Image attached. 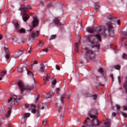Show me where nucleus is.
Returning <instances> with one entry per match:
<instances>
[{
	"label": "nucleus",
	"mask_w": 127,
	"mask_h": 127,
	"mask_svg": "<svg viewBox=\"0 0 127 127\" xmlns=\"http://www.w3.org/2000/svg\"><path fill=\"white\" fill-rule=\"evenodd\" d=\"M88 43L92 49L98 50L100 48V44L99 42H102L101 35L97 34L96 35H88L85 36Z\"/></svg>",
	"instance_id": "nucleus-1"
},
{
	"label": "nucleus",
	"mask_w": 127,
	"mask_h": 127,
	"mask_svg": "<svg viewBox=\"0 0 127 127\" xmlns=\"http://www.w3.org/2000/svg\"><path fill=\"white\" fill-rule=\"evenodd\" d=\"M86 31L89 33H94V32H101V35L107 36V33H106V31H107V29H102L101 28V27H97L96 28L87 27L86 28Z\"/></svg>",
	"instance_id": "nucleus-2"
},
{
	"label": "nucleus",
	"mask_w": 127,
	"mask_h": 127,
	"mask_svg": "<svg viewBox=\"0 0 127 127\" xmlns=\"http://www.w3.org/2000/svg\"><path fill=\"white\" fill-rule=\"evenodd\" d=\"M55 106L59 107L58 108V112L60 114V121L61 123H63V119L64 118L65 107H66V104L64 103H60L59 104H58V103H56Z\"/></svg>",
	"instance_id": "nucleus-3"
},
{
	"label": "nucleus",
	"mask_w": 127,
	"mask_h": 127,
	"mask_svg": "<svg viewBox=\"0 0 127 127\" xmlns=\"http://www.w3.org/2000/svg\"><path fill=\"white\" fill-rule=\"evenodd\" d=\"M96 51H98L97 49H94V50H87L85 53L86 59L95 62L96 61V54H95Z\"/></svg>",
	"instance_id": "nucleus-4"
},
{
	"label": "nucleus",
	"mask_w": 127,
	"mask_h": 127,
	"mask_svg": "<svg viewBox=\"0 0 127 127\" xmlns=\"http://www.w3.org/2000/svg\"><path fill=\"white\" fill-rule=\"evenodd\" d=\"M21 99H22V96H20L19 98H17L16 95H13L12 97L8 100V103H9L10 107H12L14 105H18L19 104V101Z\"/></svg>",
	"instance_id": "nucleus-5"
},
{
	"label": "nucleus",
	"mask_w": 127,
	"mask_h": 127,
	"mask_svg": "<svg viewBox=\"0 0 127 127\" xmlns=\"http://www.w3.org/2000/svg\"><path fill=\"white\" fill-rule=\"evenodd\" d=\"M17 84L20 88L21 93H23L24 91H29L33 89V87L32 86H29L28 85L24 86L23 82L21 81H18Z\"/></svg>",
	"instance_id": "nucleus-6"
},
{
	"label": "nucleus",
	"mask_w": 127,
	"mask_h": 127,
	"mask_svg": "<svg viewBox=\"0 0 127 127\" xmlns=\"http://www.w3.org/2000/svg\"><path fill=\"white\" fill-rule=\"evenodd\" d=\"M31 112L33 114H37V118H39L40 115V110H44V107L43 106L41 108L38 106L37 109H36V107L34 105H32L31 106Z\"/></svg>",
	"instance_id": "nucleus-7"
},
{
	"label": "nucleus",
	"mask_w": 127,
	"mask_h": 127,
	"mask_svg": "<svg viewBox=\"0 0 127 127\" xmlns=\"http://www.w3.org/2000/svg\"><path fill=\"white\" fill-rule=\"evenodd\" d=\"M107 25L108 27V32L109 33L110 36H111V37H114V36H115V32H114V27L112 24V22H107Z\"/></svg>",
	"instance_id": "nucleus-8"
},
{
	"label": "nucleus",
	"mask_w": 127,
	"mask_h": 127,
	"mask_svg": "<svg viewBox=\"0 0 127 127\" xmlns=\"http://www.w3.org/2000/svg\"><path fill=\"white\" fill-rule=\"evenodd\" d=\"M88 115L91 119H96L98 118V111L96 109H93L91 110H90L88 113Z\"/></svg>",
	"instance_id": "nucleus-9"
},
{
	"label": "nucleus",
	"mask_w": 127,
	"mask_h": 127,
	"mask_svg": "<svg viewBox=\"0 0 127 127\" xmlns=\"http://www.w3.org/2000/svg\"><path fill=\"white\" fill-rule=\"evenodd\" d=\"M31 24L33 27H36V26H38V25L39 24V20H38L37 16H33V20L31 22Z\"/></svg>",
	"instance_id": "nucleus-10"
},
{
	"label": "nucleus",
	"mask_w": 127,
	"mask_h": 127,
	"mask_svg": "<svg viewBox=\"0 0 127 127\" xmlns=\"http://www.w3.org/2000/svg\"><path fill=\"white\" fill-rule=\"evenodd\" d=\"M39 36V31H32L31 36L30 37V38H32V39H35L36 37H38Z\"/></svg>",
	"instance_id": "nucleus-11"
},
{
	"label": "nucleus",
	"mask_w": 127,
	"mask_h": 127,
	"mask_svg": "<svg viewBox=\"0 0 127 127\" xmlns=\"http://www.w3.org/2000/svg\"><path fill=\"white\" fill-rule=\"evenodd\" d=\"M53 22L57 26H61L63 25V24H61V22H60V21H59L57 18H55V19L53 20Z\"/></svg>",
	"instance_id": "nucleus-12"
},
{
	"label": "nucleus",
	"mask_w": 127,
	"mask_h": 127,
	"mask_svg": "<svg viewBox=\"0 0 127 127\" xmlns=\"http://www.w3.org/2000/svg\"><path fill=\"white\" fill-rule=\"evenodd\" d=\"M31 9V7L29 5H28L26 7H25V5H24L21 8V9L23 12H26V11H27L28 9Z\"/></svg>",
	"instance_id": "nucleus-13"
},
{
	"label": "nucleus",
	"mask_w": 127,
	"mask_h": 127,
	"mask_svg": "<svg viewBox=\"0 0 127 127\" xmlns=\"http://www.w3.org/2000/svg\"><path fill=\"white\" fill-rule=\"evenodd\" d=\"M6 70L4 69L3 70H1V71L0 73V81H1V80H2V78H3V77H4V75H6Z\"/></svg>",
	"instance_id": "nucleus-14"
},
{
	"label": "nucleus",
	"mask_w": 127,
	"mask_h": 127,
	"mask_svg": "<svg viewBox=\"0 0 127 127\" xmlns=\"http://www.w3.org/2000/svg\"><path fill=\"white\" fill-rule=\"evenodd\" d=\"M39 71L40 73H43L45 71V66L43 64H40Z\"/></svg>",
	"instance_id": "nucleus-15"
},
{
	"label": "nucleus",
	"mask_w": 127,
	"mask_h": 127,
	"mask_svg": "<svg viewBox=\"0 0 127 127\" xmlns=\"http://www.w3.org/2000/svg\"><path fill=\"white\" fill-rule=\"evenodd\" d=\"M18 72L19 73H22L24 70H27V68H26V66H20L17 68Z\"/></svg>",
	"instance_id": "nucleus-16"
},
{
	"label": "nucleus",
	"mask_w": 127,
	"mask_h": 127,
	"mask_svg": "<svg viewBox=\"0 0 127 127\" xmlns=\"http://www.w3.org/2000/svg\"><path fill=\"white\" fill-rule=\"evenodd\" d=\"M27 71V74L28 76H30V77H32L33 78L34 80H35V78L34 76L33 73L31 72L30 70H28L27 69L26 70Z\"/></svg>",
	"instance_id": "nucleus-17"
},
{
	"label": "nucleus",
	"mask_w": 127,
	"mask_h": 127,
	"mask_svg": "<svg viewBox=\"0 0 127 127\" xmlns=\"http://www.w3.org/2000/svg\"><path fill=\"white\" fill-rule=\"evenodd\" d=\"M98 72L101 73L102 74V76L104 77V78H106V72L104 71V70H103V68H99L98 69Z\"/></svg>",
	"instance_id": "nucleus-18"
},
{
	"label": "nucleus",
	"mask_w": 127,
	"mask_h": 127,
	"mask_svg": "<svg viewBox=\"0 0 127 127\" xmlns=\"http://www.w3.org/2000/svg\"><path fill=\"white\" fill-rule=\"evenodd\" d=\"M67 97V95L66 94V92H64V94H62L61 96V103H64L63 101V99L66 98Z\"/></svg>",
	"instance_id": "nucleus-19"
},
{
	"label": "nucleus",
	"mask_w": 127,
	"mask_h": 127,
	"mask_svg": "<svg viewBox=\"0 0 127 127\" xmlns=\"http://www.w3.org/2000/svg\"><path fill=\"white\" fill-rule=\"evenodd\" d=\"M22 17L24 21H27V20H28V18H29V16L26 14V13H24L22 15Z\"/></svg>",
	"instance_id": "nucleus-20"
},
{
	"label": "nucleus",
	"mask_w": 127,
	"mask_h": 127,
	"mask_svg": "<svg viewBox=\"0 0 127 127\" xmlns=\"http://www.w3.org/2000/svg\"><path fill=\"white\" fill-rule=\"evenodd\" d=\"M24 52V51H23V50L18 51L17 52V54L15 55V57H16L17 58L18 57H19V56L22 55V54H23Z\"/></svg>",
	"instance_id": "nucleus-21"
},
{
	"label": "nucleus",
	"mask_w": 127,
	"mask_h": 127,
	"mask_svg": "<svg viewBox=\"0 0 127 127\" xmlns=\"http://www.w3.org/2000/svg\"><path fill=\"white\" fill-rule=\"evenodd\" d=\"M104 125H106L108 127L111 126V120L107 119L104 122Z\"/></svg>",
	"instance_id": "nucleus-22"
},
{
	"label": "nucleus",
	"mask_w": 127,
	"mask_h": 127,
	"mask_svg": "<svg viewBox=\"0 0 127 127\" xmlns=\"http://www.w3.org/2000/svg\"><path fill=\"white\" fill-rule=\"evenodd\" d=\"M11 114V109L8 108L7 114L5 115V118H6V119H8V118L10 117Z\"/></svg>",
	"instance_id": "nucleus-23"
},
{
	"label": "nucleus",
	"mask_w": 127,
	"mask_h": 127,
	"mask_svg": "<svg viewBox=\"0 0 127 127\" xmlns=\"http://www.w3.org/2000/svg\"><path fill=\"white\" fill-rule=\"evenodd\" d=\"M54 95V93L52 92H50L48 94L46 95V98L47 99H49V98H51Z\"/></svg>",
	"instance_id": "nucleus-24"
},
{
	"label": "nucleus",
	"mask_w": 127,
	"mask_h": 127,
	"mask_svg": "<svg viewBox=\"0 0 127 127\" xmlns=\"http://www.w3.org/2000/svg\"><path fill=\"white\" fill-rule=\"evenodd\" d=\"M15 25L16 29L18 32L19 30L20 29V25H19V24H18V22H16L15 23Z\"/></svg>",
	"instance_id": "nucleus-25"
},
{
	"label": "nucleus",
	"mask_w": 127,
	"mask_h": 127,
	"mask_svg": "<svg viewBox=\"0 0 127 127\" xmlns=\"http://www.w3.org/2000/svg\"><path fill=\"white\" fill-rule=\"evenodd\" d=\"M95 6L94 7V9L95 11H98V10H99L100 8V6H99V3H95Z\"/></svg>",
	"instance_id": "nucleus-26"
},
{
	"label": "nucleus",
	"mask_w": 127,
	"mask_h": 127,
	"mask_svg": "<svg viewBox=\"0 0 127 127\" xmlns=\"http://www.w3.org/2000/svg\"><path fill=\"white\" fill-rule=\"evenodd\" d=\"M74 51L75 52H78L79 51V47L78 46V44L77 43L75 44Z\"/></svg>",
	"instance_id": "nucleus-27"
},
{
	"label": "nucleus",
	"mask_w": 127,
	"mask_h": 127,
	"mask_svg": "<svg viewBox=\"0 0 127 127\" xmlns=\"http://www.w3.org/2000/svg\"><path fill=\"white\" fill-rule=\"evenodd\" d=\"M26 30L24 28H21L17 31V32H19L20 33H25Z\"/></svg>",
	"instance_id": "nucleus-28"
},
{
	"label": "nucleus",
	"mask_w": 127,
	"mask_h": 127,
	"mask_svg": "<svg viewBox=\"0 0 127 127\" xmlns=\"http://www.w3.org/2000/svg\"><path fill=\"white\" fill-rule=\"evenodd\" d=\"M4 51L6 54L9 53H8V46L7 45H5L4 47Z\"/></svg>",
	"instance_id": "nucleus-29"
},
{
	"label": "nucleus",
	"mask_w": 127,
	"mask_h": 127,
	"mask_svg": "<svg viewBox=\"0 0 127 127\" xmlns=\"http://www.w3.org/2000/svg\"><path fill=\"white\" fill-rule=\"evenodd\" d=\"M122 41H126L125 46H127V38L126 37H123L122 38Z\"/></svg>",
	"instance_id": "nucleus-30"
},
{
	"label": "nucleus",
	"mask_w": 127,
	"mask_h": 127,
	"mask_svg": "<svg viewBox=\"0 0 127 127\" xmlns=\"http://www.w3.org/2000/svg\"><path fill=\"white\" fill-rule=\"evenodd\" d=\"M25 118H29L30 117V113H24L23 116Z\"/></svg>",
	"instance_id": "nucleus-31"
},
{
	"label": "nucleus",
	"mask_w": 127,
	"mask_h": 127,
	"mask_svg": "<svg viewBox=\"0 0 127 127\" xmlns=\"http://www.w3.org/2000/svg\"><path fill=\"white\" fill-rule=\"evenodd\" d=\"M9 57H10V53L6 54L5 56V58L6 59V60L9 59Z\"/></svg>",
	"instance_id": "nucleus-32"
},
{
	"label": "nucleus",
	"mask_w": 127,
	"mask_h": 127,
	"mask_svg": "<svg viewBox=\"0 0 127 127\" xmlns=\"http://www.w3.org/2000/svg\"><path fill=\"white\" fill-rule=\"evenodd\" d=\"M25 122V118L23 116L21 119V124L23 125Z\"/></svg>",
	"instance_id": "nucleus-33"
},
{
	"label": "nucleus",
	"mask_w": 127,
	"mask_h": 127,
	"mask_svg": "<svg viewBox=\"0 0 127 127\" xmlns=\"http://www.w3.org/2000/svg\"><path fill=\"white\" fill-rule=\"evenodd\" d=\"M56 93H57V96H59V95H60V88H56Z\"/></svg>",
	"instance_id": "nucleus-34"
},
{
	"label": "nucleus",
	"mask_w": 127,
	"mask_h": 127,
	"mask_svg": "<svg viewBox=\"0 0 127 127\" xmlns=\"http://www.w3.org/2000/svg\"><path fill=\"white\" fill-rule=\"evenodd\" d=\"M115 69H116L117 70H120L121 69V65H115L114 66Z\"/></svg>",
	"instance_id": "nucleus-35"
},
{
	"label": "nucleus",
	"mask_w": 127,
	"mask_h": 127,
	"mask_svg": "<svg viewBox=\"0 0 127 127\" xmlns=\"http://www.w3.org/2000/svg\"><path fill=\"white\" fill-rule=\"evenodd\" d=\"M122 58L123 59H126L127 60V54L123 53L122 55Z\"/></svg>",
	"instance_id": "nucleus-36"
},
{
	"label": "nucleus",
	"mask_w": 127,
	"mask_h": 127,
	"mask_svg": "<svg viewBox=\"0 0 127 127\" xmlns=\"http://www.w3.org/2000/svg\"><path fill=\"white\" fill-rule=\"evenodd\" d=\"M55 38H56V35H52L51 36L50 40H52L53 39H55Z\"/></svg>",
	"instance_id": "nucleus-37"
},
{
	"label": "nucleus",
	"mask_w": 127,
	"mask_h": 127,
	"mask_svg": "<svg viewBox=\"0 0 127 127\" xmlns=\"http://www.w3.org/2000/svg\"><path fill=\"white\" fill-rule=\"evenodd\" d=\"M91 97H92L93 100H97L98 95H97V94H93V95H91Z\"/></svg>",
	"instance_id": "nucleus-38"
},
{
	"label": "nucleus",
	"mask_w": 127,
	"mask_h": 127,
	"mask_svg": "<svg viewBox=\"0 0 127 127\" xmlns=\"http://www.w3.org/2000/svg\"><path fill=\"white\" fill-rule=\"evenodd\" d=\"M50 79V74H47L46 75V81H49V79Z\"/></svg>",
	"instance_id": "nucleus-39"
},
{
	"label": "nucleus",
	"mask_w": 127,
	"mask_h": 127,
	"mask_svg": "<svg viewBox=\"0 0 127 127\" xmlns=\"http://www.w3.org/2000/svg\"><path fill=\"white\" fill-rule=\"evenodd\" d=\"M3 121V118L1 117L0 118V127L1 126V125H2V121Z\"/></svg>",
	"instance_id": "nucleus-40"
},
{
	"label": "nucleus",
	"mask_w": 127,
	"mask_h": 127,
	"mask_svg": "<svg viewBox=\"0 0 127 127\" xmlns=\"http://www.w3.org/2000/svg\"><path fill=\"white\" fill-rule=\"evenodd\" d=\"M27 51H28V53H29V54L31 53V52H32V50L31 49V48L30 47V48H28Z\"/></svg>",
	"instance_id": "nucleus-41"
},
{
	"label": "nucleus",
	"mask_w": 127,
	"mask_h": 127,
	"mask_svg": "<svg viewBox=\"0 0 127 127\" xmlns=\"http://www.w3.org/2000/svg\"><path fill=\"white\" fill-rule=\"evenodd\" d=\"M84 96L85 97V98H89L90 97V95L89 94V93H85L84 94Z\"/></svg>",
	"instance_id": "nucleus-42"
},
{
	"label": "nucleus",
	"mask_w": 127,
	"mask_h": 127,
	"mask_svg": "<svg viewBox=\"0 0 127 127\" xmlns=\"http://www.w3.org/2000/svg\"><path fill=\"white\" fill-rule=\"evenodd\" d=\"M116 109H117V110H118V111H119V110L121 109V106L120 105L117 104L116 105Z\"/></svg>",
	"instance_id": "nucleus-43"
},
{
	"label": "nucleus",
	"mask_w": 127,
	"mask_h": 127,
	"mask_svg": "<svg viewBox=\"0 0 127 127\" xmlns=\"http://www.w3.org/2000/svg\"><path fill=\"white\" fill-rule=\"evenodd\" d=\"M56 83H57V82L56 81V80H53L52 84V85H56Z\"/></svg>",
	"instance_id": "nucleus-44"
},
{
	"label": "nucleus",
	"mask_w": 127,
	"mask_h": 127,
	"mask_svg": "<svg viewBox=\"0 0 127 127\" xmlns=\"http://www.w3.org/2000/svg\"><path fill=\"white\" fill-rule=\"evenodd\" d=\"M122 116H123V117H124L125 118H127V114H126V113L123 112V113H122Z\"/></svg>",
	"instance_id": "nucleus-45"
},
{
	"label": "nucleus",
	"mask_w": 127,
	"mask_h": 127,
	"mask_svg": "<svg viewBox=\"0 0 127 127\" xmlns=\"http://www.w3.org/2000/svg\"><path fill=\"white\" fill-rule=\"evenodd\" d=\"M56 68L57 69V70H58L59 71H60V66H59V65L57 64V65H56Z\"/></svg>",
	"instance_id": "nucleus-46"
},
{
	"label": "nucleus",
	"mask_w": 127,
	"mask_h": 127,
	"mask_svg": "<svg viewBox=\"0 0 127 127\" xmlns=\"http://www.w3.org/2000/svg\"><path fill=\"white\" fill-rule=\"evenodd\" d=\"M108 19H113V18H114V17H113V16H112V15H108Z\"/></svg>",
	"instance_id": "nucleus-47"
},
{
	"label": "nucleus",
	"mask_w": 127,
	"mask_h": 127,
	"mask_svg": "<svg viewBox=\"0 0 127 127\" xmlns=\"http://www.w3.org/2000/svg\"><path fill=\"white\" fill-rule=\"evenodd\" d=\"M38 63H37V61H34L33 62V64H31V66H33V65H35V64H38Z\"/></svg>",
	"instance_id": "nucleus-48"
},
{
	"label": "nucleus",
	"mask_w": 127,
	"mask_h": 127,
	"mask_svg": "<svg viewBox=\"0 0 127 127\" xmlns=\"http://www.w3.org/2000/svg\"><path fill=\"white\" fill-rule=\"evenodd\" d=\"M123 109L124 111H127V106H123Z\"/></svg>",
	"instance_id": "nucleus-49"
},
{
	"label": "nucleus",
	"mask_w": 127,
	"mask_h": 127,
	"mask_svg": "<svg viewBox=\"0 0 127 127\" xmlns=\"http://www.w3.org/2000/svg\"><path fill=\"white\" fill-rule=\"evenodd\" d=\"M46 120H45L43 122V126H44V127H45V126L46 125Z\"/></svg>",
	"instance_id": "nucleus-50"
},
{
	"label": "nucleus",
	"mask_w": 127,
	"mask_h": 127,
	"mask_svg": "<svg viewBox=\"0 0 127 127\" xmlns=\"http://www.w3.org/2000/svg\"><path fill=\"white\" fill-rule=\"evenodd\" d=\"M43 52L47 53V52H48V49H47V48L43 50Z\"/></svg>",
	"instance_id": "nucleus-51"
},
{
	"label": "nucleus",
	"mask_w": 127,
	"mask_h": 127,
	"mask_svg": "<svg viewBox=\"0 0 127 127\" xmlns=\"http://www.w3.org/2000/svg\"><path fill=\"white\" fill-rule=\"evenodd\" d=\"M118 80L119 83H121V76H118Z\"/></svg>",
	"instance_id": "nucleus-52"
},
{
	"label": "nucleus",
	"mask_w": 127,
	"mask_h": 127,
	"mask_svg": "<svg viewBox=\"0 0 127 127\" xmlns=\"http://www.w3.org/2000/svg\"><path fill=\"white\" fill-rule=\"evenodd\" d=\"M39 47H42V43L41 42H40L39 43Z\"/></svg>",
	"instance_id": "nucleus-53"
},
{
	"label": "nucleus",
	"mask_w": 127,
	"mask_h": 127,
	"mask_svg": "<svg viewBox=\"0 0 127 127\" xmlns=\"http://www.w3.org/2000/svg\"><path fill=\"white\" fill-rule=\"evenodd\" d=\"M117 23L118 24V25H121V22H120V20H118L117 21Z\"/></svg>",
	"instance_id": "nucleus-54"
},
{
	"label": "nucleus",
	"mask_w": 127,
	"mask_h": 127,
	"mask_svg": "<svg viewBox=\"0 0 127 127\" xmlns=\"http://www.w3.org/2000/svg\"><path fill=\"white\" fill-rule=\"evenodd\" d=\"M116 113H115V112H113V113H112V116H113V117H116Z\"/></svg>",
	"instance_id": "nucleus-55"
},
{
	"label": "nucleus",
	"mask_w": 127,
	"mask_h": 127,
	"mask_svg": "<svg viewBox=\"0 0 127 127\" xmlns=\"http://www.w3.org/2000/svg\"><path fill=\"white\" fill-rule=\"evenodd\" d=\"M39 99V96H38L37 97V98H36V102H37V101H38V99Z\"/></svg>",
	"instance_id": "nucleus-56"
},
{
	"label": "nucleus",
	"mask_w": 127,
	"mask_h": 127,
	"mask_svg": "<svg viewBox=\"0 0 127 127\" xmlns=\"http://www.w3.org/2000/svg\"><path fill=\"white\" fill-rule=\"evenodd\" d=\"M2 39V35L0 34V40H1Z\"/></svg>",
	"instance_id": "nucleus-57"
},
{
	"label": "nucleus",
	"mask_w": 127,
	"mask_h": 127,
	"mask_svg": "<svg viewBox=\"0 0 127 127\" xmlns=\"http://www.w3.org/2000/svg\"><path fill=\"white\" fill-rule=\"evenodd\" d=\"M25 108H29V105H27L25 104Z\"/></svg>",
	"instance_id": "nucleus-58"
},
{
	"label": "nucleus",
	"mask_w": 127,
	"mask_h": 127,
	"mask_svg": "<svg viewBox=\"0 0 127 127\" xmlns=\"http://www.w3.org/2000/svg\"><path fill=\"white\" fill-rule=\"evenodd\" d=\"M110 76L111 77V78L112 79V81H114V76H113V75H111Z\"/></svg>",
	"instance_id": "nucleus-59"
},
{
	"label": "nucleus",
	"mask_w": 127,
	"mask_h": 127,
	"mask_svg": "<svg viewBox=\"0 0 127 127\" xmlns=\"http://www.w3.org/2000/svg\"><path fill=\"white\" fill-rule=\"evenodd\" d=\"M99 85H100V86H105V84H101V83H99Z\"/></svg>",
	"instance_id": "nucleus-60"
},
{
	"label": "nucleus",
	"mask_w": 127,
	"mask_h": 127,
	"mask_svg": "<svg viewBox=\"0 0 127 127\" xmlns=\"http://www.w3.org/2000/svg\"><path fill=\"white\" fill-rule=\"evenodd\" d=\"M33 29H30L29 30V31H31Z\"/></svg>",
	"instance_id": "nucleus-61"
},
{
	"label": "nucleus",
	"mask_w": 127,
	"mask_h": 127,
	"mask_svg": "<svg viewBox=\"0 0 127 127\" xmlns=\"http://www.w3.org/2000/svg\"><path fill=\"white\" fill-rule=\"evenodd\" d=\"M85 49L86 50H88V48H85Z\"/></svg>",
	"instance_id": "nucleus-62"
},
{
	"label": "nucleus",
	"mask_w": 127,
	"mask_h": 127,
	"mask_svg": "<svg viewBox=\"0 0 127 127\" xmlns=\"http://www.w3.org/2000/svg\"><path fill=\"white\" fill-rule=\"evenodd\" d=\"M70 96H68V99H70Z\"/></svg>",
	"instance_id": "nucleus-63"
},
{
	"label": "nucleus",
	"mask_w": 127,
	"mask_h": 127,
	"mask_svg": "<svg viewBox=\"0 0 127 127\" xmlns=\"http://www.w3.org/2000/svg\"><path fill=\"white\" fill-rule=\"evenodd\" d=\"M83 51H84V50H82V51H81V52H83Z\"/></svg>",
	"instance_id": "nucleus-64"
}]
</instances>
